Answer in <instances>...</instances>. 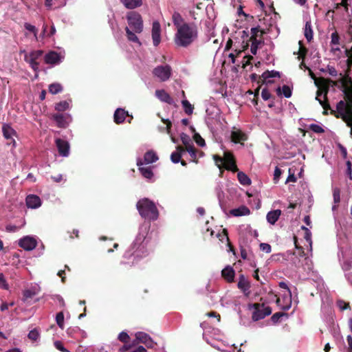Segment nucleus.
Wrapping results in <instances>:
<instances>
[{"mask_svg":"<svg viewBox=\"0 0 352 352\" xmlns=\"http://www.w3.org/2000/svg\"><path fill=\"white\" fill-rule=\"evenodd\" d=\"M197 28L195 24L184 23L175 35V43L177 46L187 47L197 38Z\"/></svg>","mask_w":352,"mask_h":352,"instance_id":"obj_1","label":"nucleus"},{"mask_svg":"<svg viewBox=\"0 0 352 352\" xmlns=\"http://www.w3.org/2000/svg\"><path fill=\"white\" fill-rule=\"evenodd\" d=\"M309 70V76L315 79V84L319 87L318 90L316 92V100H318L322 107L323 108L322 114L327 115L328 114V109H330V105L327 99V94L329 91V83L333 82L332 80L327 79L324 78H316L315 74L312 72V71Z\"/></svg>","mask_w":352,"mask_h":352,"instance_id":"obj_2","label":"nucleus"},{"mask_svg":"<svg viewBox=\"0 0 352 352\" xmlns=\"http://www.w3.org/2000/svg\"><path fill=\"white\" fill-rule=\"evenodd\" d=\"M344 94V100H340L337 102L336 109L331 110L330 108V113L333 115L336 118H340L342 120H347V118L351 117L349 122H352V98L349 92L346 90Z\"/></svg>","mask_w":352,"mask_h":352,"instance_id":"obj_3","label":"nucleus"},{"mask_svg":"<svg viewBox=\"0 0 352 352\" xmlns=\"http://www.w3.org/2000/svg\"><path fill=\"white\" fill-rule=\"evenodd\" d=\"M142 218L146 219L155 221L159 217V211L154 202L148 199V198H142L136 204Z\"/></svg>","mask_w":352,"mask_h":352,"instance_id":"obj_4","label":"nucleus"},{"mask_svg":"<svg viewBox=\"0 0 352 352\" xmlns=\"http://www.w3.org/2000/svg\"><path fill=\"white\" fill-rule=\"evenodd\" d=\"M129 28L135 33H141L143 30V21L139 12L130 11L126 14Z\"/></svg>","mask_w":352,"mask_h":352,"instance_id":"obj_5","label":"nucleus"},{"mask_svg":"<svg viewBox=\"0 0 352 352\" xmlns=\"http://www.w3.org/2000/svg\"><path fill=\"white\" fill-rule=\"evenodd\" d=\"M252 307L254 309L252 316L254 321L262 320V318L272 314L271 307L269 306L265 307L263 304L254 302Z\"/></svg>","mask_w":352,"mask_h":352,"instance_id":"obj_6","label":"nucleus"},{"mask_svg":"<svg viewBox=\"0 0 352 352\" xmlns=\"http://www.w3.org/2000/svg\"><path fill=\"white\" fill-rule=\"evenodd\" d=\"M43 54V51L42 50H36L25 56V62L30 64V67L35 72H39V63L38 60Z\"/></svg>","mask_w":352,"mask_h":352,"instance_id":"obj_7","label":"nucleus"},{"mask_svg":"<svg viewBox=\"0 0 352 352\" xmlns=\"http://www.w3.org/2000/svg\"><path fill=\"white\" fill-rule=\"evenodd\" d=\"M171 67L169 65L164 66H158L154 68L153 75L159 78L162 82H165L169 79L171 76Z\"/></svg>","mask_w":352,"mask_h":352,"instance_id":"obj_8","label":"nucleus"},{"mask_svg":"<svg viewBox=\"0 0 352 352\" xmlns=\"http://www.w3.org/2000/svg\"><path fill=\"white\" fill-rule=\"evenodd\" d=\"M223 167L229 171H232L233 173L239 171V168L236 164V158L234 157L233 153L231 152L227 151L224 153Z\"/></svg>","mask_w":352,"mask_h":352,"instance_id":"obj_9","label":"nucleus"},{"mask_svg":"<svg viewBox=\"0 0 352 352\" xmlns=\"http://www.w3.org/2000/svg\"><path fill=\"white\" fill-rule=\"evenodd\" d=\"M230 139L232 142L238 144L247 141L248 136L245 132L234 126L231 131Z\"/></svg>","mask_w":352,"mask_h":352,"instance_id":"obj_10","label":"nucleus"},{"mask_svg":"<svg viewBox=\"0 0 352 352\" xmlns=\"http://www.w3.org/2000/svg\"><path fill=\"white\" fill-rule=\"evenodd\" d=\"M139 342L144 344L147 347L153 346V339L147 334V333L143 331H138L135 333V340L133 342V344Z\"/></svg>","mask_w":352,"mask_h":352,"instance_id":"obj_11","label":"nucleus"},{"mask_svg":"<svg viewBox=\"0 0 352 352\" xmlns=\"http://www.w3.org/2000/svg\"><path fill=\"white\" fill-rule=\"evenodd\" d=\"M144 237L142 235H139L133 243V249H135L133 252L137 256H145L147 254V252H144L145 246L142 243L144 241Z\"/></svg>","mask_w":352,"mask_h":352,"instance_id":"obj_12","label":"nucleus"},{"mask_svg":"<svg viewBox=\"0 0 352 352\" xmlns=\"http://www.w3.org/2000/svg\"><path fill=\"white\" fill-rule=\"evenodd\" d=\"M275 77H278V78L280 77V74L278 71H276V70L265 71L261 74V76H260L258 83H261V84L273 83L274 81H272V80H267V79L269 78H275Z\"/></svg>","mask_w":352,"mask_h":352,"instance_id":"obj_13","label":"nucleus"},{"mask_svg":"<svg viewBox=\"0 0 352 352\" xmlns=\"http://www.w3.org/2000/svg\"><path fill=\"white\" fill-rule=\"evenodd\" d=\"M55 142L60 155L67 157L69 153V144L66 140L61 138L56 139Z\"/></svg>","mask_w":352,"mask_h":352,"instance_id":"obj_14","label":"nucleus"},{"mask_svg":"<svg viewBox=\"0 0 352 352\" xmlns=\"http://www.w3.org/2000/svg\"><path fill=\"white\" fill-rule=\"evenodd\" d=\"M19 247L25 250H32L37 245V241L32 237L26 236L19 240Z\"/></svg>","mask_w":352,"mask_h":352,"instance_id":"obj_15","label":"nucleus"},{"mask_svg":"<svg viewBox=\"0 0 352 352\" xmlns=\"http://www.w3.org/2000/svg\"><path fill=\"white\" fill-rule=\"evenodd\" d=\"M152 38L154 46H157L161 42V25L157 21H155L152 27Z\"/></svg>","mask_w":352,"mask_h":352,"instance_id":"obj_16","label":"nucleus"},{"mask_svg":"<svg viewBox=\"0 0 352 352\" xmlns=\"http://www.w3.org/2000/svg\"><path fill=\"white\" fill-rule=\"evenodd\" d=\"M63 58L59 53L51 51L45 54V62L46 64L56 65L61 62Z\"/></svg>","mask_w":352,"mask_h":352,"instance_id":"obj_17","label":"nucleus"},{"mask_svg":"<svg viewBox=\"0 0 352 352\" xmlns=\"http://www.w3.org/2000/svg\"><path fill=\"white\" fill-rule=\"evenodd\" d=\"M52 119L56 122L59 128H66L68 126L69 116L63 113H55L52 115Z\"/></svg>","mask_w":352,"mask_h":352,"instance_id":"obj_18","label":"nucleus"},{"mask_svg":"<svg viewBox=\"0 0 352 352\" xmlns=\"http://www.w3.org/2000/svg\"><path fill=\"white\" fill-rule=\"evenodd\" d=\"M155 96L161 101L166 102L170 105L176 106L174 100L170 97V95L164 89H160L155 91Z\"/></svg>","mask_w":352,"mask_h":352,"instance_id":"obj_19","label":"nucleus"},{"mask_svg":"<svg viewBox=\"0 0 352 352\" xmlns=\"http://www.w3.org/2000/svg\"><path fill=\"white\" fill-rule=\"evenodd\" d=\"M266 33V31H261V33L260 34V38H256L254 37V40L250 41L252 42L250 52L252 54L256 55L257 53V50L261 47V45H264V40L263 36V34Z\"/></svg>","mask_w":352,"mask_h":352,"instance_id":"obj_20","label":"nucleus"},{"mask_svg":"<svg viewBox=\"0 0 352 352\" xmlns=\"http://www.w3.org/2000/svg\"><path fill=\"white\" fill-rule=\"evenodd\" d=\"M41 204L40 197L37 195H30L26 197V206L29 208H38Z\"/></svg>","mask_w":352,"mask_h":352,"instance_id":"obj_21","label":"nucleus"},{"mask_svg":"<svg viewBox=\"0 0 352 352\" xmlns=\"http://www.w3.org/2000/svg\"><path fill=\"white\" fill-rule=\"evenodd\" d=\"M137 165L139 166V170L142 176H144V178L146 179H151L153 178L154 174L152 170L151 167H143L142 166L143 165V162L141 159H138L137 161Z\"/></svg>","mask_w":352,"mask_h":352,"instance_id":"obj_22","label":"nucleus"},{"mask_svg":"<svg viewBox=\"0 0 352 352\" xmlns=\"http://www.w3.org/2000/svg\"><path fill=\"white\" fill-rule=\"evenodd\" d=\"M127 116L128 112L124 111V109L118 108L116 110L113 114V121L116 124H120L124 122Z\"/></svg>","mask_w":352,"mask_h":352,"instance_id":"obj_23","label":"nucleus"},{"mask_svg":"<svg viewBox=\"0 0 352 352\" xmlns=\"http://www.w3.org/2000/svg\"><path fill=\"white\" fill-rule=\"evenodd\" d=\"M221 276L228 283H232L235 277V271L230 265H228L221 270Z\"/></svg>","mask_w":352,"mask_h":352,"instance_id":"obj_24","label":"nucleus"},{"mask_svg":"<svg viewBox=\"0 0 352 352\" xmlns=\"http://www.w3.org/2000/svg\"><path fill=\"white\" fill-rule=\"evenodd\" d=\"M237 286L239 289L242 291L246 296L249 295L250 285L243 275L240 276Z\"/></svg>","mask_w":352,"mask_h":352,"instance_id":"obj_25","label":"nucleus"},{"mask_svg":"<svg viewBox=\"0 0 352 352\" xmlns=\"http://www.w3.org/2000/svg\"><path fill=\"white\" fill-rule=\"evenodd\" d=\"M231 215L234 217H241L249 215L250 210L246 206H241L238 208L232 209L230 211Z\"/></svg>","mask_w":352,"mask_h":352,"instance_id":"obj_26","label":"nucleus"},{"mask_svg":"<svg viewBox=\"0 0 352 352\" xmlns=\"http://www.w3.org/2000/svg\"><path fill=\"white\" fill-rule=\"evenodd\" d=\"M185 149L182 146H176V151L173 152L170 155V160L173 164H177L181 161L182 155Z\"/></svg>","mask_w":352,"mask_h":352,"instance_id":"obj_27","label":"nucleus"},{"mask_svg":"<svg viewBox=\"0 0 352 352\" xmlns=\"http://www.w3.org/2000/svg\"><path fill=\"white\" fill-rule=\"evenodd\" d=\"M158 159V156L154 151H148L144 154L143 164H149L155 163Z\"/></svg>","mask_w":352,"mask_h":352,"instance_id":"obj_28","label":"nucleus"},{"mask_svg":"<svg viewBox=\"0 0 352 352\" xmlns=\"http://www.w3.org/2000/svg\"><path fill=\"white\" fill-rule=\"evenodd\" d=\"M281 212L280 210H275L268 212L267 215L268 223L272 225H274L281 215Z\"/></svg>","mask_w":352,"mask_h":352,"instance_id":"obj_29","label":"nucleus"},{"mask_svg":"<svg viewBox=\"0 0 352 352\" xmlns=\"http://www.w3.org/2000/svg\"><path fill=\"white\" fill-rule=\"evenodd\" d=\"M127 9L133 10L139 8L142 4V0H120Z\"/></svg>","mask_w":352,"mask_h":352,"instance_id":"obj_30","label":"nucleus"},{"mask_svg":"<svg viewBox=\"0 0 352 352\" xmlns=\"http://www.w3.org/2000/svg\"><path fill=\"white\" fill-rule=\"evenodd\" d=\"M340 76L342 77L340 79V82L342 84V92L344 93V91L350 89L351 85H352V79L349 75L342 76V74H340Z\"/></svg>","mask_w":352,"mask_h":352,"instance_id":"obj_31","label":"nucleus"},{"mask_svg":"<svg viewBox=\"0 0 352 352\" xmlns=\"http://www.w3.org/2000/svg\"><path fill=\"white\" fill-rule=\"evenodd\" d=\"M185 151H188L190 154V157L192 158V160L194 162V163L197 164L198 163V159L197 158V153L198 151L197 148L194 146L192 144H188L186 146V148H184Z\"/></svg>","mask_w":352,"mask_h":352,"instance_id":"obj_32","label":"nucleus"},{"mask_svg":"<svg viewBox=\"0 0 352 352\" xmlns=\"http://www.w3.org/2000/svg\"><path fill=\"white\" fill-rule=\"evenodd\" d=\"M217 237L221 241H223V240L224 239H226L227 240V241H228V248H229L230 250L232 251L233 252H234V248L232 245V243H230V241L229 240L228 232L226 228H223L222 232L221 233H219L217 234Z\"/></svg>","mask_w":352,"mask_h":352,"instance_id":"obj_33","label":"nucleus"},{"mask_svg":"<svg viewBox=\"0 0 352 352\" xmlns=\"http://www.w3.org/2000/svg\"><path fill=\"white\" fill-rule=\"evenodd\" d=\"M314 32L311 28L310 21H307L304 28V36L308 41H311L313 38Z\"/></svg>","mask_w":352,"mask_h":352,"instance_id":"obj_34","label":"nucleus"},{"mask_svg":"<svg viewBox=\"0 0 352 352\" xmlns=\"http://www.w3.org/2000/svg\"><path fill=\"white\" fill-rule=\"evenodd\" d=\"M276 93L278 95H280L282 93L285 98H289L292 94V91L289 85H284L282 87V91L280 87H278L276 89Z\"/></svg>","mask_w":352,"mask_h":352,"instance_id":"obj_35","label":"nucleus"},{"mask_svg":"<svg viewBox=\"0 0 352 352\" xmlns=\"http://www.w3.org/2000/svg\"><path fill=\"white\" fill-rule=\"evenodd\" d=\"M237 173V178L241 184L250 185L251 184V180L247 174L241 171H238Z\"/></svg>","mask_w":352,"mask_h":352,"instance_id":"obj_36","label":"nucleus"},{"mask_svg":"<svg viewBox=\"0 0 352 352\" xmlns=\"http://www.w3.org/2000/svg\"><path fill=\"white\" fill-rule=\"evenodd\" d=\"M172 18H173V25L175 26H176L177 31L178 29L179 28V27L182 26V24L184 23L183 18L182 17L180 13L177 12H173Z\"/></svg>","mask_w":352,"mask_h":352,"instance_id":"obj_37","label":"nucleus"},{"mask_svg":"<svg viewBox=\"0 0 352 352\" xmlns=\"http://www.w3.org/2000/svg\"><path fill=\"white\" fill-rule=\"evenodd\" d=\"M182 107L184 108V112L187 115L192 114L195 107H194L193 105H192L190 104V102L188 100H186V99L182 100Z\"/></svg>","mask_w":352,"mask_h":352,"instance_id":"obj_38","label":"nucleus"},{"mask_svg":"<svg viewBox=\"0 0 352 352\" xmlns=\"http://www.w3.org/2000/svg\"><path fill=\"white\" fill-rule=\"evenodd\" d=\"M2 130L3 135L6 139L12 138L15 133L14 130L10 126L7 125V124H3Z\"/></svg>","mask_w":352,"mask_h":352,"instance_id":"obj_39","label":"nucleus"},{"mask_svg":"<svg viewBox=\"0 0 352 352\" xmlns=\"http://www.w3.org/2000/svg\"><path fill=\"white\" fill-rule=\"evenodd\" d=\"M69 107V102L67 100H62L59 101L57 104L55 105V110L59 112L65 111L66 109H67Z\"/></svg>","mask_w":352,"mask_h":352,"instance_id":"obj_40","label":"nucleus"},{"mask_svg":"<svg viewBox=\"0 0 352 352\" xmlns=\"http://www.w3.org/2000/svg\"><path fill=\"white\" fill-rule=\"evenodd\" d=\"M63 91V86L60 83H52L49 85V92L56 94Z\"/></svg>","mask_w":352,"mask_h":352,"instance_id":"obj_41","label":"nucleus"},{"mask_svg":"<svg viewBox=\"0 0 352 352\" xmlns=\"http://www.w3.org/2000/svg\"><path fill=\"white\" fill-rule=\"evenodd\" d=\"M125 30L126 32V38L128 40L133 42H138L140 43V41L138 38L137 37L135 32L133 31H131V29H129V27L125 28Z\"/></svg>","mask_w":352,"mask_h":352,"instance_id":"obj_42","label":"nucleus"},{"mask_svg":"<svg viewBox=\"0 0 352 352\" xmlns=\"http://www.w3.org/2000/svg\"><path fill=\"white\" fill-rule=\"evenodd\" d=\"M261 31H265L264 30H261L260 26H256L251 28V36L249 38V41L254 40V37L256 38H260V34Z\"/></svg>","mask_w":352,"mask_h":352,"instance_id":"obj_43","label":"nucleus"},{"mask_svg":"<svg viewBox=\"0 0 352 352\" xmlns=\"http://www.w3.org/2000/svg\"><path fill=\"white\" fill-rule=\"evenodd\" d=\"M298 44L300 45V48H299V50H298V54H299L298 58H302V59L304 60L305 56H306V55H307V52H308V49L303 46L302 41H300L298 42Z\"/></svg>","mask_w":352,"mask_h":352,"instance_id":"obj_44","label":"nucleus"},{"mask_svg":"<svg viewBox=\"0 0 352 352\" xmlns=\"http://www.w3.org/2000/svg\"><path fill=\"white\" fill-rule=\"evenodd\" d=\"M64 314L63 312H59L56 316V321L59 328H64Z\"/></svg>","mask_w":352,"mask_h":352,"instance_id":"obj_45","label":"nucleus"},{"mask_svg":"<svg viewBox=\"0 0 352 352\" xmlns=\"http://www.w3.org/2000/svg\"><path fill=\"white\" fill-rule=\"evenodd\" d=\"M36 295V292L31 289H26L23 292V300H27L28 299H32L34 296Z\"/></svg>","mask_w":352,"mask_h":352,"instance_id":"obj_46","label":"nucleus"},{"mask_svg":"<svg viewBox=\"0 0 352 352\" xmlns=\"http://www.w3.org/2000/svg\"><path fill=\"white\" fill-rule=\"evenodd\" d=\"M309 129L317 134H321V133L324 132V130L323 128L319 125H317V124L313 123L310 124L309 125Z\"/></svg>","mask_w":352,"mask_h":352,"instance_id":"obj_47","label":"nucleus"},{"mask_svg":"<svg viewBox=\"0 0 352 352\" xmlns=\"http://www.w3.org/2000/svg\"><path fill=\"white\" fill-rule=\"evenodd\" d=\"M333 196L335 204H338L340 202V189L339 188H333Z\"/></svg>","mask_w":352,"mask_h":352,"instance_id":"obj_48","label":"nucleus"},{"mask_svg":"<svg viewBox=\"0 0 352 352\" xmlns=\"http://www.w3.org/2000/svg\"><path fill=\"white\" fill-rule=\"evenodd\" d=\"M28 337L33 340L34 342H35V340H37L38 338H39V332L37 329H32L31 330L29 333H28Z\"/></svg>","mask_w":352,"mask_h":352,"instance_id":"obj_49","label":"nucleus"},{"mask_svg":"<svg viewBox=\"0 0 352 352\" xmlns=\"http://www.w3.org/2000/svg\"><path fill=\"white\" fill-rule=\"evenodd\" d=\"M193 138L198 145L201 146H204L206 145V142L204 138H201L199 133H197V132H195Z\"/></svg>","mask_w":352,"mask_h":352,"instance_id":"obj_50","label":"nucleus"},{"mask_svg":"<svg viewBox=\"0 0 352 352\" xmlns=\"http://www.w3.org/2000/svg\"><path fill=\"white\" fill-rule=\"evenodd\" d=\"M119 340L123 343H127L129 342L130 337L128 336L127 333L125 331H122L120 333L118 336Z\"/></svg>","mask_w":352,"mask_h":352,"instance_id":"obj_51","label":"nucleus"},{"mask_svg":"<svg viewBox=\"0 0 352 352\" xmlns=\"http://www.w3.org/2000/svg\"><path fill=\"white\" fill-rule=\"evenodd\" d=\"M24 26L26 30L32 32L34 34L35 38H37L38 30L36 28L34 25L26 23H25Z\"/></svg>","mask_w":352,"mask_h":352,"instance_id":"obj_52","label":"nucleus"},{"mask_svg":"<svg viewBox=\"0 0 352 352\" xmlns=\"http://www.w3.org/2000/svg\"><path fill=\"white\" fill-rule=\"evenodd\" d=\"M214 160V163L219 168H221L222 166H223L224 165V157H221L219 155H214L213 157Z\"/></svg>","mask_w":352,"mask_h":352,"instance_id":"obj_53","label":"nucleus"},{"mask_svg":"<svg viewBox=\"0 0 352 352\" xmlns=\"http://www.w3.org/2000/svg\"><path fill=\"white\" fill-rule=\"evenodd\" d=\"M286 315H287V314L285 313H283V312H277V313H275L274 315H272V316L271 317V320L273 322L276 323V322H279V320H280V318H282V316H286Z\"/></svg>","mask_w":352,"mask_h":352,"instance_id":"obj_54","label":"nucleus"},{"mask_svg":"<svg viewBox=\"0 0 352 352\" xmlns=\"http://www.w3.org/2000/svg\"><path fill=\"white\" fill-rule=\"evenodd\" d=\"M254 57L251 55H246L243 57L242 61V67L245 68L247 65L251 64V60H253Z\"/></svg>","mask_w":352,"mask_h":352,"instance_id":"obj_55","label":"nucleus"},{"mask_svg":"<svg viewBox=\"0 0 352 352\" xmlns=\"http://www.w3.org/2000/svg\"><path fill=\"white\" fill-rule=\"evenodd\" d=\"M260 249L261 251L265 253H270L272 250V248L267 243H260Z\"/></svg>","mask_w":352,"mask_h":352,"instance_id":"obj_56","label":"nucleus"},{"mask_svg":"<svg viewBox=\"0 0 352 352\" xmlns=\"http://www.w3.org/2000/svg\"><path fill=\"white\" fill-rule=\"evenodd\" d=\"M0 287L3 289H8V285L6 283V279L3 274L0 272Z\"/></svg>","mask_w":352,"mask_h":352,"instance_id":"obj_57","label":"nucleus"},{"mask_svg":"<svg viewBox=\"0 0 352 352\" xmlns=\"http://www.w3.org/2000/svg\"><path fill=\"white\" fill-rule=\"evenodd\" d=\"M281 174H282V170H280V168H278V166H276L274 175V181L275 183H277L278 182Z\"/></svg>","mask_w":352,"mask_h":352,"instance_id":"obj_58","label":"nucleus"},{"mask_svg":"<svg viewBox=\"0 0 352 352\" xmlns=\"http://www.w3.org/2000/svg\"><path fill=\"white\" fill-rule=\"evenodd\" d=\"M338 305L342 310L350 308L349 302H344L342 300L338 301Z\"/></svg>","mask_w":352,"mask_h":352,"instance_id":"obj_59","label":"nucleus"},{"mask_svg":"<svg viewBox=\"0 0 352 352\" xmlns=\"http://www.w3.org/2000/svg\"><path fill=\"white\" fill-rule=\"evenodd\" d=\"M271 94L269 92L268 89H263L262 91H261V98L264 100H269L270 98H271Z\"/></svg>","mask_w":352,"mask_h":352,"instance_id":"obj_60","label":"nucleus"},{"mask_svg":"<svg viewBox=\"0 0 352 352\" xmlns=\"http://www.w3.org/2000/svg\"><path fill=\"white\" fill-rule=\"evenodd\" d=\"M54 346L60 351H62V352H69L68 350H67V349L65 348L63 344L60 342H59V341L55 342H54Z\"/></svg>","mask_w":352,"mask_h":352,"instance_id":"obj_61","label":"nucleus"},{"mask_svg":"<svg viewBox=\"0 0 352 352\" xmlns=\"http://www.w3.org/2000/svg\"><path fill=\"white\" fill-rule=\"evenodd\" d=\"M338 148L340 149V151L342 153V158L346 159L347 157L346 148L345 147H344V146L342 144H340V143L338 144Z\"/></svg>","mask_w":352,"mask_h":352,"instance_id":"obj_62","label":"nucleus"},{"mask_svg":"<svg viewBox=\"0 0 352 352\" xmlns=\"http://www.w3.org/2000/svg\"><path fill=\"white\" fill-rule=\"evenodd\" d=\"M302 230L305 231V239L307 241H311V234L309 228L305 227V226H302Z\"/></svg>","mask_w":352,"mask_h":352,"instance_id":"obj_63","label":"nucleus"},{"mask_svg":"<svg viewBox=\"0 0 352 352\" xmlns=\"http://www.w3.org/2000/svg\"><path fill=\"white\" fill-rule=\"evenodd\" d=\"M128 352H147V350L144 346L140 345L133 349L131 346V349Z\"/></svg>","mask_w":352,"mask_h":352,"instance_id":"obj_64","label":"nucleus"}]
</instances>
